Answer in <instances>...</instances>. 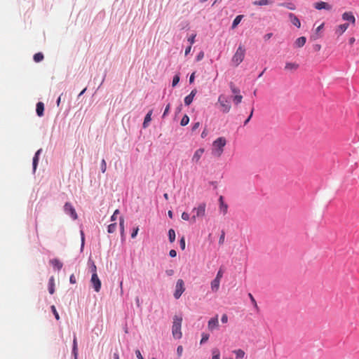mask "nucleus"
Segmentation results:
<instances>
[{
    "instance_id": "56",
    "label": "nucleus",
    "mask_w": 359,
    "mask_h": 359,
    "mask_svg": "<svg viewBox=\"0 0 359 359\" xmlns=\"http://www.w3.org/2000/svg\"><path fill=\"white\" fill-rule=\"evenodd\" d=\"M221 321L222 323H226L228 321V316L226 314H223L221 318Z\"/></svg>"
},
{
    "instance_id": "18",
    "label": "nucleus",
    "mask_w": 359,
    "mask_h": 359,
    "mask_svg": "<svg viewBox=\"0 0 359 359\" xmlns=\"http://www.w3.org/2000/svg\"><path fill=\"white\" fill-rule=\"evenodd\" d=\"M342 19L344 20L348 21L351 23H355V21L354 15L351 12H345L344 13H343Z\"/></svg>"
},
{
    "instance_id": "42",
    "label": "nucleus",
    "mask_w": 359,
    "mask_h": 359,
    "mask_svg": "<svg viewBox=\"0 0 359 359\" xmlns=\"http://www.w3.org/2000/svg\"><path fill=\"white\" fill-rule=\"evenodd\" d=\"M253 112H254V108L252 107L250 111V114L249 116L245 120V121L243 123L244 126H246L249 123V121H250V119L252 118V117L253 116Z\"/></svg>"
},
{
    "instance_id": "57",
    "label": "nucleus",
    "mask_w": 359,
    "mask_h": 359,
    "mask_svg": "<svg viewBox=\"0 0 359 359\" xmlns=\"http://www.w3.org/2000/svg\"><path fill=\"white\" fill-rule=\"evenodd\" d=\"M200 126V122H196L195 123H194V125L192 126V128H191V130L192 131H195Z\"/></svg>"
},
{
    "instance_id": "22",
    "label": "nucleus",
    "mask_w": 359,
    "mask_h": 359,
    "mask_svg": "<svg viewBox=\"0 0 359 359\" xmlns=\"http://www.w3.org/2000/svg\"><path fill=\"white\" fill-rule=\"evenodd\" d=\"M306 37L301 36L296 39V41H294V45L296 47L301 48L304 46V44L306 43Z\"/></svg>"
},
{
    "instance_id": "28",
    "label": "nucleus",
    "mask_w": 359,
    "mask_h": 359,
    "mask_svg": "<svg viewBox=\"0 0 359 359\" xmlns=\"http://www.w3.org/2000/svg\"><path fill=\"white\" fill-rule=\"evenodd\" d=\"M243 18V15H237L232 22L231 28L235 29L238 25V24L241 22Z\"/></svg>"
},
{
    "instance_id": "20",
    "label": "nucleus",
    "mask_w": 359,
    "mask_h": 359,
    "mask_svg": "<svg viewBox=\"0 0 359 359\" xmlns=\"http://www.w3.org/2000/svg\"><path fill=\"white\" fill-rule=\"evenodd\" d=\"M36 112L38 116L41 117L43 116L44 104L41 102H39L36 106Z\"/></svg>"
},
{
    "instance_id": "12",
    "label": "nucleus",
    "mask_w": 359,
    "mask_h": 359,
    "mask_svg": "<svg viewBox=\"0 0 359 359\" xmlns=\"http://www.w3.org/2000/svg\"><path fill=\"white\" fill-rule=\"evenodd\" d=\"M72 354L74 356V359H78V344L77 338L75 334H74L73 337Z\"/></svg>"
},
{
    "instance_id": "7",
    "label": "nucleus",
    "mask_w": 359,
    "mask_h": 359,
    "mask_svg": "<svg viewBox=\"0 0 359 359\" xmlns=\"http://www.w3.org/2000/svg\"><path fill=\"white\" fill-rule=\"evenodd\" d=\"M184 290H185V287H184V283L183 280H182V279L177 280V281L176 283L175 290V292L173 294L174 297L176 299H178L181 297L182 293L184 292Z\"/></svg>"
},
{
    "instance_id": "41",
    "label": "nucleus",
    "mask_w": 359,
    "mask_h": 359,
    "mask_svg": "<svg viewBox=\"0 0 359 359\" xmlns=\"http://www.w3.org/2000/svg\"><path fill=\"white\" fill-rule=\"evenodd\" d=\"M224 239H225V232L224 230H222L221 232L219 238V244L222 245L224 242Z\"/></svg>"
},
{
    "instance_id": "38",
    "label": "nucleus",
    "mask_w": 359,
    "mask_h": 359,
    "mask_svg": "<svg viewBox=\"0 0 359 359\" xmlns=\"http://www.w3.org/2000/svg\"><path fill=\"white\" fill-rule=\"evenodd\" d=\"M201 337H201L200 344H205L206 341H208V339L210 337V335H209V334L203 332L202 334H201Z\"/></svg>"
},
{
    "instance_id": "45",
    "label": "nucleus",
    "mask_w": 359,
    "mask_h": 359,
    "mask_svg": "<svg viewBox=\"0 0 359 359\" xmlns=\"http://www.w3.org/2000/svg\"><path fill=\"white\" fill-rule=\"evenodd\" d=\"M193 102V99L189 97V95L186 96L184 98V104L186 106H189Z\"/></svg>"
},
{
    "instance_id": "14",
    "label": "nucleus",
    "mask_w": 359,
    "mask_h": 359,
    "mask_svg": "<svg viewBox=\"0 0 359 359\" xmlns=\"http://www.w3.org/2000/svg\"><path fill=\"white\" fill-rule=\"evenodd\" d=\"M152 113H153V110L151 109L146 114L144 119L143 124H142V127L144 128H147L149 126V123L151 121Z\"/></svg>"
},
{
    "instance_id": "29",
    "label": "nucleus",
    "mask_w": 359,
    "mask_h": 359,
    "mask_svg": "<svg viewBox=\"0 0 359 359\" xmlns=\"http://www.w3.org/2000/svg\"><path fill=\"white\" fill-rule=\"evenodd\" d=\"M348 25H349L348 23H344V24L340 25L338 27V29L337 30V32L339 33V34H343L348 29Z\"/></svg>"
},
{
    "instance_id": "36",
    "label": "nucleus",
    "mask_w": 359,
    "mask_h": 359,
    "mask_svg": "<svg viewBox=\"0 0 359 359\" xmlns=\"http://www.w3.org/2000/svg\"><path fill=\"white\" fill-rule=\"evenodd\" d=\"M116 227H117L116 223H113V224H109L107 227V232L109 233H113L116 230Z\"/></svg>"
},
{
    "instance_id": "30",
    "label": "nucleus",
    "mask_w": 359,
    "mask_h": 359,
    "mask_svg": "<svg viewBox=\"0 0 359 359\" xmlns=\"http://www.w3.org/2000/svg\"><path fill=\"white\" fill-rule=\"evenodd\" d=\"M278 6H281V7L286 8L290 9V10H294L295 9L294 4H292V3H290V2L281 3V4H279Z\"/></svg>"
},
{
    "instance_id": "8",
    "label": "nucleus",
    "mask_w": 359,
    "mask_h": 359,
    "mask_svg": "<svg viewBox=\"0 0 359 359\" xmlns=\"http://www.w3.org/2000/svg\"><path fill=\"white\" fill-rule=\"evenodd\" d=\"M90 283L93 285V287L94 288L95 291L98 292H100L101 289V281L100 278H98L97 275L92 274L91 278H90Z\"/></svg>"
},
{
    "instance_id": "13",
    "label": "nucleus",
    "mask_w": 359,
    "mask_h": 359,
    "mask_svg": "<svg viewBox=\"0 0 359 359\" xmlns=\"http://www.w3.org/2000/svg\"><path fill=\"white\" fill-rule=\"evenodd\" d=\"M204 151L205 150L203 148H200L197 149L192 157V162L198 163L201 159L202 155L203 154Z\"/></svg>"
},
{
    "instance_id": "58",
    "label": "nucleus",
    "mask_w": 359,
    "mask_h": 359,
    "mask_svg": "<svg viewBox=\"0 0 359 359\" xmlns=\"http://www.w3.org/2000/svg\"><path fill=\"white\" fill-rule=\"evenodd\" d=\"M183 351V347L182 346H179L177 348V353L179 357L182 355Z\"/></svg>"
},
{
    "instance_id": "53",
    "label": "nucleus",
    "mask_w": 359,
    "mask_h": 359,
    "mask_svg": "<svg viewBox=\"0 0 359 359\" xmlns=\"http://www.w3.org/2000/svg\"><path fill=\"white\" fill-rule=\"evenodd\" d=\"M204 57V53L203 51H201L196 56V61L201 60Z\"/></svg>"
},
{
    "instance_id": "6",
    "label": "nucleus",
    "mask_w": 359,
    "mask_h": 359,
    "mask_svg": "<svg viewBox=\"0 0 359 359\" xmlns=\"http://www.w3.org/2000/svg\"><path fill=\"white\" fill-rule=\"evenodd\" d=\"M63 209L65 213L69 215L73 220H76L78 218L76 210L71 203H65Z\"/></svg>"
},
{
    "instance_id": "2",
    "label": "nucleus",
    "mask_w": 359,
    "mask_h": 359,
    "mask_svg": "<svg viewBox=\"0 0 359 359\" xmlns=\"http://www.w3.org/2000/svg\"><path fill=\"white\" fill-rule=\"evenodd\" d=\"M182 318L181 317H178L175 316L173 318V324L172 327V332L174 338L180 339L182 336L181 332V326H182Z\"/></svg>"
},
{
    "instance_id": "33",
    "label": "nucleus",
    "mask_w": 359,
    "mask_h": 359,
    "mask_svg": "<svg viewBox=\"0 0 359 359\" xmlns=\"http://www.w3.org/2000/svg\"><path fill=\"white\" fill-rule=\"evenodd\" d=\"M168 238L170 243H173L175 240V232L174 229H170L168 231Z\"/></svg>"
},
{
    "instance_id": "44",
    "label": "nucleus",
    "mask_w": 359,
    "mask_h": 359,
    "mask_svg": "<svg viewBox=\"0 0 359 359\" xmlns=\"http://www.w3.org/2000/svg\"><path fill=\"white\" fill-rule=\"evenodd\" d=\"M119 226L120 231H124V218L123 217H120L119 218Z\"/></svg>"
},
{
    "instance_id": "60",
    "label": "nucleus",
    "mask_w": 359,
    "mask_h": 359,
    "mask_svg": "<svg viewBox=\"0 0 359 359\" xmlns=\"http://www.w3.org/2000/svg\"><path fill=\"white\" fill-rule=\"evenodd\" d=\"M135 355H136V356H137V358L138 359H144V358L142 357V354H141L140 351V350H138V349L135 351Z\"/></svg>"
},
{
    "instance_id": "52",
    "label": "nucleus",
    "mask_w": 359,
    "mask_h": 359,
    "mask_svg": "<svg viewBox=\"0 0 359 359\" xmlns=\"http://www.w3.org/2000/svg\"><path fill=\"white\" fill-rule=\"evenodd\" d=\"M180 248H182V250H184L185 249V240H184V238L182 237L180 241Z\"/></svg>"
},
{
    "instance_id": "21",
    "label": "nucleus",
    "mask_w": 359,
    "mask_h": 359,
    "mask_svg": "<svg viewBox=\"0 0 359 359\" xmlns=\"http://www.w3.org/2000/svg\"><path fill=\"white\" fill-rule=\"evenodd\" d=\"M220 280L214 278L211 282V290L212 292H217L219 287Z\"/></svg>"
},
{
    "instance_id": "15",
    "label": "nucleus",
    "mask_w": 359,
    "mask_h": 359,
    "mask_svg": "<svg viewBox=\"0 0 359 359\" xmlns=\"http://www.w3.org/2000/svg\"><path fill=\"white\" fill-rule=\"evenodd\" d=\"M50 264L57 271H60L63 266V264L57 258L50 259Z\"/></svg>"
},
{
    "instance_id": "17",
    "label": "nucleus",
    "mask_w": 359,
    "mask_h": 359,
    "mask_svg": "<svg viewBox=\"0 0 359 359\" xmlns=\"http://www.w3.org/2000/svg\"><path fill=\"white\" fill-rule=\"evenodd\" d=\"M291 22L297 28H299L301 26V22L299 18L293 13H290L288 15Z\"/></svg>"
},
{
    "instance_id": "40",
    "label": "nucleus",
    "mask_w": 359,
    "mask_h": 359,
    "mask_svg": "<svg viewBox=\"0 0 359 359\" xmlns=\"http://www.w3.org/2000/svg\"><path fill=\"white\" fill-rule=\"evenodd\" d=\"M100 169L102 173H104L107 170V163L104 159L101 161Z\"/></svg>"
},
{
    "instance_id": "54",
    "label": "nucleus",
    "mask_w": 359,
    "mask_h": 359,
    "mask_svg": "<svg viewBox=\"0 0 359 359\" xmlns=\"http://www.w3.org/2000/svg\"><path fill=\"white\" fill-rule=\"evenodd\" d=\"M195 37H196V34H192L188 39V41L190 43L191 46L195 42Z\"/></svg>"
},
{
    "instance_id": "50",
    "label": "nucleus",
    "mask_w": 359,
    "mask_h": 359,
    "mask_svg": "<svg viewBox=\"0 0 359 359\" xmlns=\"http://www.w3.org/2000/svg\"><path fill=\"white\" fill-rule=\"evenodd\" d=\"M138 231H139V227L138 226H137V227L133 229V231L131 233V238H135L137 236Z\"/></svg>"
},
{
    "instance_id": "63",
    "label": "nucleus",
    "mask_w": 359,
    "mask_h": 359,
    "mask_svg": "<svg viewBox=\"0 0 359 359\" xmlns=\"http://www.w3.org/2000/svg\"><path fill=\"white\" fill-rule=\"evenodd\" d=\"M165 273L168 276H172L174 274V271L172 269H167Z\"/></svg>"
},
{
    "instance_id": "10",
    "label": "nucleus",
    "mask_w": 359,
    "mask_h": 359,
    "mask_svg": "<svg viewBox=\"0 0 359 359\" xmlns=\"http://www.w3.org/2000/svg\"><path fill=\"white\" fill-rule=\"evenodd\" d=\"M42 152V149H38L34 157H33V159H32V169H33V172L34 173L36 172V168H37V165H38V163H39V156L41 155Z\"/></svg>"
},
{
    "instance_id": "5",
    "label": "nucleus",
    "mask_w": 359,
    "mask_h": 359,
    "mask_svg": "<svg viewBox=\"0 0 359 359\" xmlns=\"http://www.w3.org/2000/svg\"><path fill=\"white\" fill-rule=\"evenodd\" d=\"M205 208L206 205L205 203H201L198 205V207L194 208L192 210V212L195 213L191 218V221L194 222L196 221V217H202L205 215Z\"/></svg>"
},
{
    "instance_id": "9",
    "label": "nucleus",
    "mask_w": 359,
    "mask_h": 359,
    "mask_svg": "<svg viewBox=\"0 0 359 359\" xmlns=\"http://www.w3.org/2000/svg\"><path fill=\"white\" fill-rule=\"evenodd\" d=\"M314 8L317 10L325 9L330 11L332 9V6L327 2L318 1L314 4Z\"/></svg>"
},
{
    "instance_id": "61",
    "label": "nucleus",
    "mask_w": 359,
    "mask_h": 359,
    "mask_svg": "<svg viewBox=\"0 0 359 359\" xmlns=\"http://www.w3.org/2000/svg\"><path fill=\"white\" fill-rule=\"evenodd\" d=\"M196 93H197L196 89H194L191 91L190 94L188 95H189V97H190L191 98H192L194 100V97Z\"/></svg>"
},
{
    "instance_id": "3",
    "label": "nucleus",
    "mask_w": 359,
    "mask_h": 359,
    "mask_svg": "<svg viewBox=\"0 0 359 359\" xmlns=\"http://www.w3.org/2000/svg\"><path fill=\"white\" fill-rule=\"evenodd\" d=\"M245 49L242 45H240L231 60V62L235 65V66H238L243 62L245 57Z\"/></svg>"
},
{
    "instance_id": "48",
    "label": "nucleus",
    "mask_w": 359,
    "mask_h": 359,
    "mask_svg": "<svg viewBox=\"0 0 359 359\" xmlns=\"http://www.w3.org/2000/svg\"><path fill=\"white\" fill-rule=\"evenodd\" d=\"M81 249L82 250L83 248L84 244H85L84 233L82 230L81 231Z\"/></svg>"
},
{
    "instance_id": "64",
    "label": "nucleus",
    "mask_w": 359,
    "mask_h": 359,
    "mask_svg": "<svg viewBox=\"0 0 359 359\" xmlns=\"http://www.w3.org/2000/svg\"><path fill=\"white\" fill-rule=\"evenodd\" d=\"M169 255L171 257H175L176 255H177V252L176 250H170L169 252Z\"/></svg>"
},
{
    "instance_id": "32",
    "label": "nucleus",
    "mask_w": 359,
    "mask_h": 359,
    "mask_svg": "<svg viewBox=\"0 0 359 359\" xmlns=\"http://www.w3.org/2000/svg\"><path fill=\"white\" fill-rule=\"evenodd\" d=\"M232 100H233V103L236 105H238L242 102L243 96L241 95H236L232 97Z\"/></svg>"
},
{
    "instance_id": "19",
    "label": "nucleus",
    "mask_w": 359,
    "mask_h": 359,
    "mask_svg": "<svg viewBox=\"0 0 359 359\" xmlns=\"http://www.w3.org/2000/svg\"><path fill=\"white\" fill-rule=\"evenodd\" d=\"M218 325H219V322H218L217 316H216L215 318H212L209 320V321H208V329L209 330H214V328L218 327Z\"/></svg>"
},
{
    "instance_id": "35",
    "label": "nucleus",
    "mask_w": 359,
    "mask_h": 359,
    "mask_svg": "<svg viewBox=\"0 0 359 359\" xmlns=\"http://www.w3.org/2000/svg\"><path fill=\"white\" fill-rule=\"evenodd\" d=\"M212 359H220V352L218 348H215L212 350Z\"/></svg>"
},
{
    "instance_id": "16",
    "label": "nucleus",
    "mask_w": 359,
    "mask_h": 359,
    "mask_svg": "<svg viewBox=\"0 0 359 359\" xmlns=\"http://www.w3.org/2000/svg\"><path fill=\"white\" fill-rule=\"evenodd\" d=\"M88 270L92 274L97 275V266L93 259L91 258L88 259Z\"/></svg>"
},
{
    "instance_id": "31",
    "label": "nucleus",
    "mask_w": 359,
    "mask_h": 359,
    "mask_svg": "<svg viewBox=\"0 0 359 359\" xmlns=\"http://www.w3.org/2000/svg\"><path fill=\"white\" fill-rule=\"evenodd\" d=\"M43 54L41 52L34 54L33 57V59L35 62H40L43 60Z\"/></svg>"
},
{
    "instance_id": "46",
    "label": "nucleus",
    "mask_w": 359,
    "mask_h": 359,
    "mask_svg": "<svg viewBox=\"0 0 359 359\" xmlns=\"http://www.w3.org/2000/svg\"><path fill=\"white\" fill-rule=\"evenodd\" d=\"M51 311L53 313L54 316H55V318L57 319V320H59L60 318V316H59V314L56 310V308L55 306H51Z\"/></svg>"
},
{
    "instance_id": "39",
    "label": "nucleus",
    "mask_w": 359,
    "mask_h": 359,
    "mask_svg": "<svg viewBox=\"0 0 359 359\" xmlns=\"http://www.w3.org/2000/svg\"><path fill=\"white\" fill-rule=\"evenodd\" d=\"M233 352L236 354V358H242L245 355V352L241 349L236 350Z\"/></svg>"
},
{
    "instance_id": "1",
    "label": "nucleus",
    "mask_w": 359,
    "mask_h": 359,
    "mask_svg": "<svg viewBox=\"0 0 359 359\" xmlns=\"http://www.w3.org/2000/svg\"><path fill=\"white\" fill-rule=\"evenodd\" d=\"M226 144V140L224 137H220L216 139L212 143V154L215 156L219 157L224 151V147Z\"/></svg>"
},
{
    "instance_id": "24",
    "label": "nucleus",
    "mask_w": 359,
    "mask_h": 359,
    "mask_svg": "<svg viewBox=\"0 0 359 359\" xmlns=\"http://www.w3.org/2000/svg\"><path fill=\"white\" fill-rule=\"evenodd\" d=\"M229 88L233 94L236 95H240L241 90L238 87L236 86V85L233 82H230L229 84Z\"/></svg>"
},
{
    "instance_id": "51",
    "label": "nucleus",
    "mask_w": 359,
    "mask_h": 359,
    "mask_svg": "<svg viewBox=\"0 0 359 359\" xmlns=\"http://www.w3.org/2000/svg\"><path fill=\"white\" fill-rule=\"evenodd\" d=\"M182 219L185 220V221H188V220L190 219V216H189V215L187 212H184L182 214Z\"/></svg>"
},
{
    "instance_id": "34",
    "label": "nucleus",
    "mask_w": 359,
    "mask_h": 359,
    "mask_svg": "<svg viewBox=\"0 0 359 359\" xmlns=\"http://www.w3.org/2000/svg\"><path fill=\"white\" fill-rule=\"evenodd\" d=\"M248 297L251 301V303L253 305V306L255 307V309H256V311L258 312L259 309L257 306V302L255 300V299L254 298V297L252 296V294L251 293H249L248 294Z\"/></svg>"
},
{
    "instance_id": "25",
    "label": "nucleus",
    "mask_w": 359,
    "mask_h": 359,
    "mask_svg": "<svg viewBox=\"0 0 359 359\" xmlns=\"http://www.w3.org/2000/svg\"><path fill=\"white\" fill-rule=\"evenodd\" d=\"M48 292L50 294L55 292V283L54 278L52 276L48 280Z\"/></svg>"
},
{
    "instance_id": "43",
    "label": "nucleus",
    "mask_w": 359,
    "mask_h": 359,
    "mask_svg": "<svg viewBox=\"0 0 359 359\" xmlns=\"http://www.w3.org/2000/svg\"><path fill=\"white\" fill-rule=\"evenodd\" d=\"M180 81V76L178 75H175L172 79V86L175 87L178 84Z\"/></svg>"
},
{
    "instance_id": "23",
    "label": "nucleus",
    "mask_w": 359,
    "mask_h": 359,
    "mask_svg": "<svg viewBox=\"0 0 359 359\" xmlns=\"http://www.w3.org/2000/svg\"><path fill=\"white\" fill-rule=\"evenodd\" d=\"M219 208H220V210L224 214H226V212H227L228 205L226 203H224V200H223V196H221L219 197Z\"/></svg>"
},
{
    "instance_id": "11",
    "label": "nucleus",
    "mask_w": 359,
    "mask_h": 359,
    "mask_svg": "<svg viewBox=\"0 0 359 359\" xmlns=\"http://www.w3.org/2000/svg\"><path fill=\"white\" fill-rule=\"evenodd\" d=\"M42 152V149H38L34 157H33V159H32V169H33V172L34 173L36 172V168H37V165H38V163H39V156L41 155Z\"/></svg>"
},
{
    "instance_id": "37",
    "label": "nucleus",
    "mask_w": 359,
    "mask_h": 359,
    "mask_svg": "<svg viewBox=\"0 0 359 359\" xmlns=\"http://www.w3.org/2000/svg\"><path fill=\"white\" fill-rule=\"evenodd\" d=\"M189 122V117L185 114L184 115V116L182 117L181 121H180V125L182 126H187Z\"/></svg>"
},
{
    "instance_id": "55",
    "label": "nucleus",
    "mask_w": 359,
    "mask_h": 359,
    "mask_svg": "<svg viewBox=\"0 0 359 359\" xmlns=\"http://www.w3.org/2000/svg\"><path fill=\"white\" fill-rule=\"evenodd\" d=\"M119 214V210H116L114 212V214L112 215V216L111 217V221H115L116 219V215Z\"/></svg>"
},
{
    "instance_id": "47",
    "label": "nucleus",
    "mask_w": 359,
    "mask_h": 359,
    "mask_svg": "<svg viewBox=\"0 0 359 359\" xmlns=\"http://www.w3.org/2000/svg\"><path fill=\"white\" fill-rule=\"evenodd\" d=\"M170 109V104H168L167 106L165 108L164 112L163 114L162 118H165L169 113Z\"/></svg>"
},
{
    "instance_id": "4",
    "label": "nucleus",
    "mask_w": 359,
    "mask_h": 359,
    "mask_svg": "<svg viewBox=\"0 0 359 359\" xmlns=\"http://www.w3.org/2000/svg\"><path fill=\"white\" fill-rule=\"evenodd\" d=\"M218 102L222 107L223 113H228L231 109L230 98L225 95H220L218 97Z\"/></svg>"
},
{
    "instance_id": "26",
    "label": "nucleus",
    "mask_w": 359,
    "mask_h": 359,
    "mask_svg": "<svg viewBox=\"0 0 359 359\" xmlns=\"http://www.w3.org/2000/svg\"><path fill=\"white\" fill-rule=\"evenodd\" d=\"M273 3V0H259L255 1L252 4L255 6H265L271 4Z\"/></svg>"
},
{
    "instance_id": "59",
    "label": "nucleus",
    "mask_w": 359,
    "mask_h": 359,
    "mask_svg": "<svg viewBox=\"0 0 359 359\" xmlns=\"http://www.w3.org/2000/svg\"><path fill=\"white\" fill-rule=\"evenodd\" d=\"M69 282L72 284H75L76 283V279L74 274H72L69 277Z\"/></svg>"
},
{
    "instance_id": "62",
    "label": "nucleus",
    "mask_w": 359,
    "mask_h": 359,
    "mask_svg": "<svg viewBox=\"0 0 359 359\" xmlns=\"http://www.w3.org/2000/svg\"><path fill=\"white\" fill-rule=\"evenodd\" d=\"M196 93H197L196 89H194L191 91L190 94L188 95H189V97H190L191 98H192L194 100V97Z\"/></svg>"
},
{
    "instance_id": "49",
    "label": "nucleus",
    "mask_w": 359,
    "mask_h": 359,
    "mask_svg": "<svg viewBox=\"0 0 359 359\" xmlns=\"http://www.w3.org/2000/svg\"><path fill=\"white\" fill-rule=\"evenodd\" d=\"M224 271L220 268L219 271L217 273L215 278H217L219 280H221V278L223 276Z\"/></svg>"
},
{
    "instance_id": "27",
    "label": "nucleus",
    "mask_w": 359,
    "mask_h": 359,
    "mask_svg": "<svg viewBox=\"0 0 359 359\" xmlns=\"http://www.w3.org/2000/svg\"><path fill=\"white\" fill-rule=\"evenodd\" d=\"M299 65L293 62H286L285 69L287 70H296L298 69Z\"/></svg>"
}]
</instances>
